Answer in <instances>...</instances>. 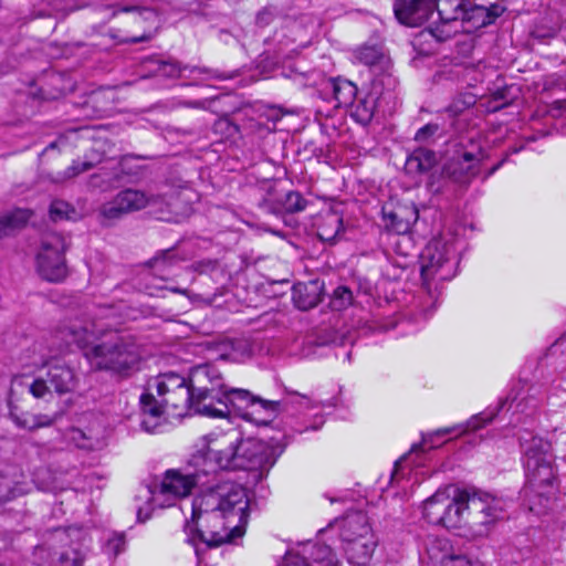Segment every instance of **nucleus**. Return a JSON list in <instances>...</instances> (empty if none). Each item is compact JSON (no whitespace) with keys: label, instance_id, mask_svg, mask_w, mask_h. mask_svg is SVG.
<instances>
[{"label":"nucleus","instance_id":"nucleus-1","mask_svg":"<svg viewBox=\"0 0 566 566\" xmlns=\"http://www.w3.org/2000/svg\"><path fill=\"white\" fill-rule=\"evenodd\" d=\"M248 521L245 490L234 482H221L209 488L192 503L191 521L185 524L187 542L195 547L199 562L202 548L218 547L241 537Z\"/></svg>","mask_w":566,"mask_h":566},{"label":"nucleus","instance_id":"nucleus-2","mask_svg":"<svg viewBox=\"0 0 566 566\" xmlns=\"http://www.w3.org/2000/svg\"><path fill=\"white\" fill-rule=\"evenodd\" d=\"M95 335L93 322L83 323L77 318L60 325L55 331V338L61 342L60 352L76 344L94 370L127 378L138 369L142 354L134 336L111 334L94 343Z\"/></svg>","mask_w":566,"mask_h":566},{"label":"nucleus","instance_id":"nucleus-3","mask_svg":"<svg viewBox=\"0 0 566 566\" xmlns=\"http://www.w3.org/2000/svg\"><path fill=\"white\" fill-rule=\"evenodd\" d=\"M224 448L200 450L193 459L205 473L219 470H263L273 465L269 448L255 439H241L235 431L226 433L220 442Z\"/></svg>","mask_w":566,"mask_h":566},{"label":"nucleus","instance_id":"nucleus-4","mask_svg":"<svg viewBox=\"0 0 566 566\" xmlns=\"http://www.w3.org/2000/svg\"><path fill=\"white\" fill-rule=\"evenodd\" d=\"M465 525L474 538L488 537L495 526L509 518L511 501L496 494L468 488Z\"/></svg>","mask_w":566,"mask_h":566},{"label":"nucleus","instance_id":"nucleus-5","mask_svg":"<svg viewBox=\"0 0 566 566\" xmlns=\"http://www.w3.org/2000/svg\"><path fill=\"white\" fill-rule=\"evenodd\" d=\"M438 130L437 125L427 124V188L433 192L441 190L437 182L452 180L459 184H469L478 175L479 160L472 153H463L461 157L444 159V154L429 148V138Z\"/></svg>","mask_w":566,"mask_h":566},{"label":"nucleus","instance_id":"nucleus-6","mask_svg":"<svg viewBox=\"0 0 566 566\" xmlns=\"http://www.w3.org/2000/svg\"><path fill=\"white\" fill-rule=\"evenodd\" d=\"M223 402L228 407V416L233 411L243 419L258 424L268 426L280 412V401L268 400L252 395L249 390L226 387Z\"/></svg>","mask_w":566,"mask_h":566},{"label":"nucleus","instance_id":"nucleus-7","mask_svg":"<svg viewBox=\"0 0 566 566\" xmlns=\"http://www.w3.org/2000/svg\"><path fill=\"white\" fill-rule=\"evenodd\" d=\"M18 385L25 386L29 389V392L35 398H43L50 391L51 387L49 385L48 377L45 379L36 378L31 384H24L22 377H14L8 397L9 415L11 420L19 428L30 431L53 424L57 418L56 416H49L44 413L30 415L19 410V407L14 402V387Z\"/></svg>","mask_w":566,"mask_h":566},{"label":"nucleus","instance_id":"nucleus-8","mask_svg":"<svg viewBox=\"0 0 566 566\" xmlns=\"http://www.w3.org/2000/svg\"><path fill=\"white\" fill-rule=\"evenodd\" d=\"M524 452V465L526 478L534 486L552 485L555 480L553 455L549 453V444L541 438L533 437L522 444Z\"/></svg>","mask_w":566,"mask_h":566},{"label":"nucleus","instance_id":"nucleus-9","mask_svg":"<svg viewBox=\"0 0 566 566\" xmlns=\"http://www.w3.org/2000/svg\"><path fill=\"white\" fill-rule=\"evenodd\" d=\"M468 0H427V27L438 42L450 39L455 30L452 23L461 20Z\"/></svg>","mask_w":566,"mask_h":566},{"label":"nucleus","instance_id":"nucleus-10","mask_svg":"<svg viewBox=\"0 0 566 566\" xmlns=\"http://www.w3.org/2000/svg\"><path fill=\"white\" fill-rule=\"evenodd\" d=\"M67 245L59 233H48L42 238L36 256L38 271L49 282H61L67 276L64 252Z\"/></svg>","mask_w":566,"mask_h":566},{"label":"nucleus","instance_id":"nucleus-11","mask_svg":"<svg viewBox=\"0 0 566 566\" xmlns=\"http://www.w3.org/2000/svg\"><path fill=\"white\" fill-rule=\"evenodd\" d=\"M339 530L342 542L359 539L360 552L352 558L357 563H364L371 559L377 543L366 513L361 511L348 512L343 517Z\"/></svg>","mask_w":566,"mask_h":566},{"label":"nucleus","instance_id":"nucleus-12","mask_svg":"<svg viewBox=\"0 0 566 566\" xmlns=\"http://www.w3.org/2000/svg\"><path fill=\"white\" fill-rule=\"evenodd\" d=\"M158 199L159 196H148L142 190L127 188L119 191L112 200L104 202L98 211L104 220L114 221L123 218L125 214L157 203Z\"/></svg>","mask_w":566,"mask_h":566},{"label":"nucleus","instance_id":"nucleus-13","mask_svg":"<svg viewBox=\"0 0 566 566\" xmlns=\"http://www.w3.org/2000/svg\"><path fill=\"white\" fill-rule=\"evenodd\" d=\"M197 452L191 455L188 462V470L181 473L178 470H169L166 472L161 484L160 494L172 496L174 499L185 497L190 494L193 486L203 484L202 476H208L210 473H205L200 470L199 465L193 462Z\"/></svg>","mask_w":566,"mask_h":566},{"label":"nucleus","instance_id":"nucleus-14","mask_svg":"<svg viewBox=\"0 0 566 566\" xmlns=\"http://www.w3.org/2000/svg\"><path fill=\"white\" fill-rule=\"evenodd\" d=\"M506 10L504 1L482 6L468 0L461 21L468 27V32H471L493 24Z\"/></svg>","mask_w":566,"mask_h":566},{"label":"nucleus","instance_id":"nucleus-15","mask_svg":"<svg viewBox=\"0 0 566 566\" xmlns=\"http://www.w3.org/2000/svg\"><path fill=\"white\" fill-rule=\"evenodd\" d=\"M190 387L199 395H221L226 389L220 370L212 364H202L190 369Z\"/></svg>","mask_w":566,"mask_h":566},{"label":"nucleus","instance_id":"nucleus-16","mask_svg":"<svg viewBox=\"0 0 566 566\" xmlns=\"http://www.w3.org/2000/svg\"><path fill=\"white\" fill-rule=\"evenodd\" d=\"M468 488L455 492L452 497V504H447L441 509V512H427V520L430 523L440 524L447 528H457L461 523L465 524L467 517V497Z\"/></svg>","mask_w":566,"mask_h":566},{"label":"nucleus","instance_id":"nucleus-17","mask_svg":"<svg viewBox=\"0 0 566 566\" xmlns=\"http://www.w3.org/2000/svg\"><path fill=\"white\" fill-rule=\"evenodd\" d=\"M142 421L140 427L148 433H154L165 423V413L168 412L163 399H156L153 392H144L139 398Z\"/></svg>","mask_w":566,"mask_h":566},{"label":"nucleus","instance_id":"nucleus-18","mask_svg":"<svg viewBox=\"0 0 566 566\" xmlns=\"http://www.w3.org/2000/svg\"><path fill=\"white\" fill-rule=\"evenodd\" d=\"M28 492L24 474L15 465L0 469V505H3Z\"/></svg>","mask_w":566,"mask_h":566},{"label":"nucleus","instance_id":"nucleus-19","mask_svg":"<svg viewBox=\"0 0 566 566\" xmlns=\"http://www.w3.org/2000/svg\"><path fill=\"white\" fill-rule=\"evenodd\" d=\"M46 377L49 385L59 395L72 392L78 382L74 369L62 361L49 363Z\"/></svg>","mask_w":566,"mask_h":566},{"label":"nucleus","instance_id":"nucleus-20","mask_svg":"<svg viewBox=\"0 0 566 566\" xmlns=\"http://www.w3.org/2000/svg\"><path fill=\"white\" fill-rule=\"evenodd\" d=\"M259 206L264 211L279 216L305 210L307 200L298 191H289L280 199L263 198Z\"/></svg>","mask_w":566,"mask_h":566},{"label":"nucleus","instance_id":"nucleus-21","mask_svg":"<svg viewBox=\"0 0 566 566\" xmlns=\"http://www.w3.org/2000/svg\"><path fill=\"white\" fill-rule=\"evenodd\" d=\"M192 400L190 412L209 418L228 417V407L223 402V394L212 396L209 394L199 395V392H192Z\"/></svg>","mask_w":566,"mask_h":566},{"label":"nucleus","instance_id":"nucleus-22","mask_svg":"<svg viewBox=\"0 0 566 566\" xmlns=\"http://www.w3.org/2000/svg\"><path fill=\"white\" fill-rule=\"evenodd\" d=\"M394 13L399 23L420 27L424 22L423 0H394Z\"/></svg>","mask_w":566,"mask_h":566},{"label":"nucleus","instance_id":"nucleus-23","mask_svg":"<svg viewBox=\"0 0 566 566\" xmlns=\"http://www.w3.org/2000/svg\"><path fill=\"white\" fill-rule=\"evenodd\" d=\"M324 284L319 281L298 283L293 286V302L302 311L315 307L322 301Z\"/></svg>","mask_w":566,"mask_h":566},{"label":"nucleus","instance_id":"nucleus-24","mask_svg":"<svg viewBox=\"0 0 566 566\" xmlns=\"http://www.w3.org/2000/svg\"><path fill=\"white\" fill-rule=\"evenodd\" d=\"M385 97L380 92V84L375 81L371 90L363 98L358 99L354 116L361 124L370 123L375 112L381 107V102Z\"/></svg>","mask_w":566,"mask_h":566},{"label":"nucleus","instance_id":"nucleus-25","mask_svg":"<svg viewBox=\"0 0 566 566\" xmlns=\"http://www.w3.org/2000/svg\"><path fill=\"white\" fill-rule=\"evenodd\" d=\"M32 213L28 209H14L0 216V239L11 237L25 227Z\"/></svg>","mask_w":566,"mask_h":566},{"label":"nucleus","instance_id":"nucleus-26","mask_svg":"<svg viewBox=\"0 0 566 566\" xmlns=\"http://www.w3.org/2000/svg\"><path fill=\"white\" fill-rule=\"evenodd\" d=\"M192 389L177 390L172 394L158 395L163 399L171 417H184L190 412Z\"/></svg>","mask_w":566,"mask_h":566},{"label":"nucleus","instance_id":"nucleus-27","mask_svg":"<svg viewBox=\"0 0 566 566\" xmlns=\"http://www.w3.org/2000/svg\"><path fill=\"white\" fill-rule=\"evenodd\" d=\"M343 218L336 212H327L321 218L317 237L321 241L335 243L343 232Z\"/></svg>","mask_w":566,"mask_h":566},{"label":"nucleus","instance_id":"nucleus-28","mask_svg":"<svg viewBox=\"0 0 566 566\" xmlns=\"http://www.w3.org/2000/svg\"><path fill=\"white\" fill-rule=\"evenodd\" d=\"M181 258L176 253L175 248H169L158 251L151 259L146 262V265L153 270V274L160 279H165V273L174 265L179 263Z\"/></svg>","mask_w":566,"mask_h":566},{"label":"nucleus","instance_id":"nucleus-29","mask_svg":"<svg viewBox=\"0 0 566 566\" xmlns=\"http://www.w3.org/2000/svg\"><path fill=\"white\" fill-rule=\"evenodd\" d=\"M157 395L172 394L177 390H190V376L188 379L176 374L166 373L155 379Z\"/></svg>","mask_w":566,"mask_h":566},{"label":"nucleus","instance_id":"nucleus-30","mask_svg":"<svg viewBox=\"0 0 566 566\" xmlns=\"http://www.w3.org/2000/svg\"><path fill=\"white\" fill-rule=\"evenodd\" d=\"M85 555L77 548L67 547L50 553L49 566H83Z\"/></svg>","mask_w":566,"mask_h":566},{"label":"nucleus","instance_id":"nucleus-31","mask_svg":"<svg viewBox=\"0 0 566 566\" xmlns=\"http://www.w3.org/2000/svg\"><path fill=\"white\" fill-rule=\"evenodd\" d=\"M448 245L446 241H442L441 235L433 238L432 241L427 244V272L430 268H439L447 261Z\"/></svg>","mask_w":566,"mask_h":566},{"label":"nucleus","instance_id":"nucleus-32","mask_svg":"<svg viewBox=\"0 0 566 566\" xmlns=\"http://www.w3.org/2000/svg\"><path fill=\"white\" fill-rule=\"evenodd\" d=\"M462 489H459L454 485H446L442 489H439L433 495L430 497H427V511L429 512H436L439 510L441 512V509L447 504H452V497L455 492H460Z\"/></svg>","mask_w":566,"mask_h":566},{"label":"nucleus","instance_id":"nucleus-33","mask_svg":"<svg viewBox=\"0 0 566 566\" xmlns=\"http://www.w3.org/2000/svg\"><path fill=\"white\" fill-rule=\"evenodd\" d=\"M333 93L338 104L349 105L355 101L357 87L350 81L338 78L333 82Z\"/></svg>","mask_w":566,"mask_h":566},{"label":"nucleus","instance_id":"nucleus-34","mask_svg":"<svg viewBox=\"0 0 566 566\" xmlns=\"http://www.w3.org/2000/svg\"><path fill=\"white\" fill-rule=\"evenodd\" d=\"M423 159L424 150L421 147L415 149L406 159L405 172L413 178L416 182L421 181L423 172Z\"/></svg>","mask_w":566,"mask_h":566},{"label":"nucleus","instance_id":"nucleus-35","mask_svg":"<svg viewBox=\"0 0 566 566\" xmlns=\"http://www.w3.org/2000/svg\"><path fill=\"white\" fill-rule=\"evenodd\" d=\"M451 554H454V552L447 538H436L430 548L427 549L429 559L436 564H440V558L451 556Z\"/></svg>","mask_w":566,"mask_h":566},{"label":"nucleus","instance_id":"nucleus-36","mask_svg":"<svg viewBox=\"0 0 566 566\" xmlns=\"http://www.w3.org/2000/svg\"><path fill=\"white\" fill-rule=\"evenodd\" d=\"M423 440H424V438L422 437L421 441H423ZM421 444H422V442H420L417 446H413L408 454H405L403 457H401L399 460H397L395 462V467H394V470L391 473V479H396L399 474V471L401 469H403L405 465H409V464L413 465V467L421 465V460L420 459L418 460V458L420 457Z\"/></svg>","mask_w":566,"mask_h":566},{"label":"nucleus","instance_id":"nucleus-37","mask_svg":"<svg viewBox=\"0 0 566 566\" xmlns=\"http://www.w3.org/2000/svg\"><path fill=\"white\" fill-rule=\"evenodd\" d=\"M356 59L369 66H374L385 59V55L377 46H363L357 50Z\"/></svg>","mask_w":566,"mask_h":566},{"label":"nucleus","instance_id":"nucleus-38","mask_svg":"<svg viewBox=\"0 0 566 566\" xmlns=\"http://www.w3.org/2000/svg\"><path fill=\"white\" fill-rule=\"evenodd\" d=\"M352 301V291L346 286H338L337 289H335L333 293L331 306L335 311H342L346 308L348 305H350Z\"/></svg>","mask_w":566,"mask_h":566},{"label":"nucleus","instance_id":"nucleus-39","mask_svg":"<svg viewBox=\"0 0 566 566\" xmlns=\"http://www.w3.org/2000/svg\"><path fill=\"white\" fill-rule=\"evenodd\" d=\"M49 212H50V218L53 221H60V220L69 219L70 213H73L74 210L67 202H65L63 200H54L50 205Z\"/></svg>","mask_w":566,"mask_h":566},{"label":"nucleus","instance_id":"nucleus-40","mask_svg":"<svg viewBox=\"0 0 566 566\" xmlns=\"http://www.w3.org/2000/svg\"><path fill=\"white\" fill-rule=\"evenodd\" d=\"M182 71V67L174 61H158L156 73L164 77H178Z\"/></svg>","mask_w":566,"mask_h":566},{"label":"nucleus","instance_id":"nucleus-41","mask_svg":"<svg viewBox=\"0 0 566 566\" xmlns=\"http://www.w3.org/2000/svg\"><path fill=\"white\" fill-rule=\"evenodd\" d=\"M69 439L80 449H92L93 439L78 428H72L69 431Z\"/></svg>","mask_w":566,"mask_h":566},{"label":"nucleus","instance_id":"nucleus-42","mask_svg":"<svg viewBox=\"0 0 566 566\" xmlns=\"http://www.w3.org/2000/svg\"><path fill=\"white\" fill-rule=\"evenodd\" d=\"M233 359H243L252 355V346L247 339H237L231 343Z\"/></svg>","mask_w":566,"mask_h":566},{"label":"nucleus","instance_id":"nucleus-43","mask_svg":"<svg viewBox=\"0 0 566 566\" xmlns=\"http://www.w3.org/2000/svg\"><path fill=\"white\" fill-rule=\"evenodd\" d=\"M343 549L349 564L354 566H366L369 563V560L357 563L354 558H352L360 552L359 539H353V542H343Z\"/></svg>","mask_w":566,"mask_h":566},{"label":"nucleus","instance_id":"nucleus-44","mask_svg":"<svg viewBox=\"0 0 566 566\" xmlns=\"http://www.w3.org/2000/svg\"><path fill=\"white\" fill-rule=\"evenodd\" d=\"M384 217L389 220L387 227L396 233H405L409 229V222L399 218L397 212H385Z\"/></svg>","mask_w":566,"mask_h":566},{"label":"nucleus","instance_id":"nucleus-45","mask_svg":"<svg viewBox=\"0 0 566 566\" xmlns=\"http://www.w3.org/2000/svg\"><path fill=\"white\" fill-rule=\"evenodd\" d=\"M125 543L124 534H114L106 543V551L116 556L124 551Z\"/></svg>","mask_w":566,"mask_h":566},{"label":"nucleus","instance_id":"nucleus-46","mask_svg":"<svg viewBox=\"0 0 566 566\" xmlns=\"http://www.w3.org/2000/svg\"><path fill=\"white\" fill-rule=\"evenodd\" d=\"M495 412L490 413H479L476 416H473L467 423V430H478L485 426L486 423L491 422L494 418Z\"/></svg>","mask_w":566,"mask_h":566},{"label":"nucleus","instance_id":"nucleus-47","mask_svg":"<svg viewBox=\"0 0 566 566\" xmlns=\"http://www.w3.org/2000/svg\"><path fill=\"white\" fill-rule=\"evenodd\" d=\"M93 168L91 161H74L65 171L64 178H73Z\"/></svg>","mask_w":566,"mask_h":566},{"label":"nucleus","instance_id":"nucleus-48","mask_svg":"<svg viewBox=\"0 0 566 566\" xmlns=\"http://www.w3.org/2000/svg\"><path fill=\"white\" fill-rule=\"evenodd\" d=\"M439 566H471L470 560L462 554H451L440 558Z\"/></svg>","mask_w":566,"mask_h":566},{"label":"nucleus","instance_id":"nucleus-49","mask_svg":"<svg viewBox=\"0 0 566 566\" xmlns=\"http://www.w3.org/2000/svg\"><path fill=\"white\" fill-rule=\"evenodd\" d=\"M277 15V10L273 7L262 9L256 15V23L260 27L269 25Z\"/></svg>","mask_w":566,"mask_h":566},{"label":"nucleus","instance_id":"nucleus-50","mask_svg":"<svg viewBox=\"0 0 566 566\" xmlns=\"http://www.w3.org/2000/svg\"><path fill=\"white\" fill-rule=\"evenodd\" d=\"M452 431H454V428H444L427 434V447L430 449L437 448L439 444L436 443V438H443Z\"/></svg>","mask_w":566,"mask_h":566},{"label":"nucleus","instance_id":"nucleus-51","mask_svg":"<svg viewBox=\"0 0 566 566\" xmlns=\"http://www.w3.org/2000/svg\"><path fill=\"white\" fill-rule=\"evenodd\" d=\"M67 538L66 532L64 530L57 528L53 532L54 542H64Z\"/></svg>","mask_w":566,"mask_h":566},{"label":"nucleus","instance_id":"nucleus-52","mask_svg":"<svg viewBox=\"0 0 566 566\" xmlns=\"http://www.w3.org/2000/svg\"><path fill=\"white\" fill-rule=\"evenodd\" d=\"M149 39H150V35L143 34L142 36L132 38V39L127 40V42L138 43V42H143V41H148Z\"/></svg>","mask_w":566,"mask_h":566},{"label":"nucleus","instance_id":"nucleus-53","mask_svg":"<svg viewBox=\"0 0 566 566\" xmlns=\"http://www.w3.org/2000/svg\"><path fill=\"white\" fill-rule=\"evenodd\" d=\"M419 276L424 280V263H419Z\"/></svg>","mask_w":566,"mask_h":566},{"label":"nucleus","instance_id":"nucleus-54","mask_svg":"<svg viewBox=\"0 0 566 566\" xmlns=\"http://www.w3.org/2000/svg\"><path fill=\"white\" fill-rule=\"evenodd\" d=\"M422 136H424V126L420 127L416 133V139H420Z\"/></svg>","mask_w":566,"mask_h":566},{"label":"nucleus","instance_id":"nucleus-55","mask_svg":"<svg viewBox=\"0 0 566 566\" xmlns=\"http://www.w3.org/2000/svg\"><path fill=\"white\" fill-rule=\"evenodd\" d=\"M203 264H207V266H210V268H214L216 266V262L214 261H207V262H200V265H203Z\"/></svg>","mask_w":566,"mask_h":566},{"label":"nucleus","instance_id":"nucleus-56","mask_svg":"<svg viewBox=\"0 0 566 566\" xmlns=\"http://www.w3.org/2000/svg\"><path fill=\"white\" fill-rule=\"evenodd\" d=\"M171 291L175 292V293H179V294H185L186 293L185 290H181L179 287L171 289Z\"/></svg>","mask_w":566,"mask_h":566},{"label":"nucleus","instance_id":"nucleus-57","mask_svg":"<svg viewBox=\"0 0 566 566\" xmlns=\"http://www.w3.org/2000/svg\"><path fill=\"white\" fill-rule=\"evenodd\" d=\"M137 518H138V521L144 522V521H146L147 516L145 518H142V510H139L137 513Z\"/></svg>","mask_w":566,"mask_h":566},{"label":"nucleus","instance_id":"nucleus-58","mask_svg":"<svg viewBox=\"0 0 566 566\" xmlns=\"http://www.w3.org/2000/svg\"><path fill=\"white\" fill-rule=\"evenodd\" d=\"M187 105L192 106V107H198L200 105V103L199 102H189Z\"/></svg>","mask_w":566,"mask_h":566},{"label":"nucleus","instance_id":"nucleus-59","mask_svg":"<svg viewBox=\"0 0 566 566\" xmlns=\"http://www.w3.org/2000/svg\"><path fill=\"white\" fill-rule=\"evenodd\" d=\"M56 147V144L55 143H51L45 149L44 151H48L49 149H53Z\"/></svg>","mask_w":566,"mask_h":566},{"label":"nucleus","instance_id":"nucleus-60","mask_svg":"<svg viewBox=\"0 0 566 566\" xmlns=\"http://www.w3.org/2000/svg\"><path fill=\"white\" fill-rule=\"evenodd\" d=\"M500 166H501V163H500V164H497L496 166H494V167L490 170L489 175H492V174H493V172H494V171H495Z\"/></svg>","mask_w":566,"mask_h":566},{"label":"nucleus","instance_id":"nucleus-61","mask_svg":"<svg viewBox=\"0 0 566 566\" xmlns=\"http://www.w3.org/2000/svg\"><path fill=\"white\" fill-rule=\"evenodd\" d=\"M45 549L43 546L36 547V553H43Z\"/></svg>","mask_w":566,"mask_h":566},{"label":"nucleus","instance_id":"nucleus-62","mask_svg":"<svg viewBox=\"0 0 566 566\" xmlns=\"http://www.w3.org/2000/svg\"><path fill=\"white\" fill-rule=\"evenodd\" d=\"M444 140H443V144H448V138L446 136H443Z\"/></svg>","mask_w":566,"mask_h":566},{"label":"nucleus","instance_id":"nucleus-63","mask_svg":"<svg viewBox=\"0 0 566 566\" xmlns=\"http://www.w3.org/2000/svg\"><path fill=\"white\" fill-rule=\"evenodd\" d=\"M0 566H4V565L0 564Z\"/></svg>","mask_w":566,"mask_h":566}]
</instances>
